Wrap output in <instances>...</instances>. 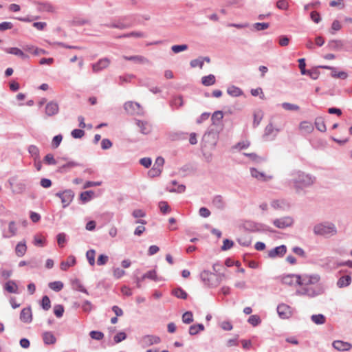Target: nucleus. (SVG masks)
Here are the masks:
<instances>
[{
  "mask_svg": "<svg viewBox=\"0 0 352 352\" xmlns=\"http://www.w3.org/2000/svg\"><path fill=\"white\" fill-rule=\"evenodd\" d=\"M125 110L131 114H142L143 109L138 102H127L124 104Z\"/></svg>",
  "mask_w": 352,
  "mask_h": 352,
  "instance_id": "10",
  "label": "nucleus"
},
{
  "mask_svg": "<svg viewBox=\"0 0 352 352\" xmlns=\"http://www.w3.org/2000/svg\"><path fill=\"white\" fill-rule=\"evenodd\" d=\"M215 76L213 74H210L202 77L201 83L205 86H210L215 83Z\"/></svg>",
  "mask_w": 352,
  "mask_h": 352,
  "instance_id": "33",
  "label": "nucleus"
},
{
  "mask_svg": "<svg viewBox=\"0 0 352 352\" xmlns=\"http://www.w3.org/2000/svg\"><path fill=\"white\" fill-rule=\"evenodd\" d=\"M190 65L191 67H199V68H202L204 65V59L202 57H199L198 58L193 59L190 62Z\"/></svg>",
  "mask_w": 352,
  "mask_h": 352,
  "instance_id": "50",
  "label": "nucleus"
},
{
  "mask_svg": "<svg viewBox=\"0 0 352 352\" xmlns=\"http://www.w3.org/2000/svg\"><path fill=\"white\" fill-rule=\"evenodd\" d=\"M185 189H186V187L183 184L178 185L175 188V187H170V186L168 187V190L169 192H171L181 193V192H184L185 191Z\"/></svg>",
  "mask_w": 352,
  "mask_h": 352,
  "instance_id": "60",
  "label": "nucleus"
},
{
  "mask_svg": "<svg viewBox=\"0 0 352 352\" xmlns=\"http://www.w3.org/2000/svg\"><path fill=\"white\" fill-rule=\"evenodd\" d=\"M184 101L181 96L174 97L170 101V106L173 108H179L182 107Z\"/></svg>",
  "mask_w": 352,
  "mask_h": 352,
  "instance_id": "38",
  "label": "nucleus"
},
{
  "mask_svg": "<svg viewBox=\"0 0 352 352\" xmlns=\"http://www.w3.org/2000/svg\"><path fill=\"white\" fill-rule=\"evenodd\" d=\"M329 45L331 49L338 50L342 47L343 43L340 40H332L329 41Z\"/></svg>",
  "mask_w": 352,
  "mask_h": 352,
  "instance_id": "46",
  "label": "nucleus"
},
{
  "mask_svg": "<svg viewBox=\"0 0 352 352\" xmlns=\"http://www.w3.org/2000/svg\"><path fill=\"white\" fill-rule=\"evenodd\" d=\"M161 338L155 335H145L140 339V344L143 347H148L161 342Z\"/></svg>",
  "mask_w": 352,
  "mask_h": 352,
  "instance_id": "6",
  "label": "nucleus"
},
{
  "mask_svg": "<svg viewBox=\"0 0 352 352\" xmlns=\"http://www.w3.org/2000/svg\"><path fill=\"white\" fill-rule=\"evenodd\" d=\"M27 252V245L25 241L19 242L15 248V253L17 256L22 257Z\"/></svg>",
  "mask_w": 352,
  "mask_h": 352,
  "instance_id": "23",
  "label": "nucleus"
},
{
  "mask_svg": "<svg viewBox=\"0 0 352 352\" xmlns=\"http://www.w3.org/2000/svg\"><path fill=\"white\" fill-rule=\"evenodd\" d=\"M90 337L96 340H101L104 338V333L101 331H91L89 333Z\"/></svg>",
  "mask_w": 352,
  "mask_h": 352,
  "instance_id": "57",
  "label": "nucleus"
},
{
  "mask_svg": "<svg viewBox=\"0 0 352 352\" xmlns=\"http://www.w3.org/2000/svg\"><path fill=\"white\" fill-rule=\"evenodd\" d=\"M182 321L185 324H190L193 321V316L191 311H186L182 316Z\"/></svg>",
  "mask_w": 352,
  "mask_h": 352,
  "instance_id": "53",
  "label": "nucleus"
},
{
  "mask_svg": "<svg viewBox=\"0 0 352 352\" xmlns=\"http://www.w3.org/2000/svg\"><path fill=\"white\" fill-rule=\"evenodd\" d=\"M227 93L228 94L232 97H239L243 94V92L241 89L234 85L228 87Z\"/></svg>",
  "mask_w": 352,
  "mask_h": 352,
  "instance_id": "27",
  "label": "nucleus"
},
{
  "mask_svg": "<svg viewBox=\"0 0 352 352\" xmlns=\"http://www.w3.org/2000/svg\"><path fill=\"white\" fill-rule=\"evenodd\" d=\"M200 277L204 283L208 287H216L220 283V280L216 274L206 270L201 273Z\"/></svg>",
  "mask_w": 352,
  "mask_h": 352,
  "instance_id": "4",
  "label": "nucleus"
},
{
  "mask_svg": "<svg viewBox=\"0 0 352 352\" xmlns=\"http://www.w3.org/2000/svg\"><path fill=\"white\" fill-rule=\"evenodd\" d=\"M5 52L8 54H14L17 56H19L23 59L28 58V56L27 54H25L22 50H21L20 49H19L17 47L6 48V49H5Z\"/></svg>",
  "mask_w": 352,
  "mask_h": 352,
  "instance_id": "25",
  "label": "nucleus"
},
{
  "mask_svg": "<svg viewBox=\"0 0 352 352\" xmlns=\"http://www.w3.org/2000/svg\"><path fill=\"white\" fill-rule=\"evenodd\" d=\"M37 9L39 12H47L54 13L56 10L55 7L49 2L38 3Z\"/></svg>",
  "mask_w": 352,
  "mask_h": 352,
  "instance_id": "20",
  "label": "nucleus"
},
{
  "mask_svg": "<svg viewBox=\"0 0 352 352\" xmlns=\"http://www.w3.org/2000/svg\"><path fill=\"white\" fill-rule=\"evenodd\" d=\"M351 278L349 276H344L339 278L337 285L339 287H344L348 286L351 283Z\"/></svg>",
  "mask_w": 352,
  "mask_h": 352,
  "instance_id": "37",
  "label": "nucleus"
},
{
  "mask_svg": "<svg viewBox=\"0 0 352 352\" xmlns=\"http://www.w3.org/2000/svg\"><path fill=\"white\" fill-rule=\"evenodd\" d=\"M278 316L283 318H289L292 316V311L289 306L285 304H280L277 307Z\"/></svg>",
  "mask_w": 352,
  "mask_h": 352,
  "instance_id": "14",
  "label": "nucleus"
},
{
  "mask_svg": "<svg viewBox=\"0 0 352 352\" xmlns=\"http://www.w3.org/2000/svg\"><path fill=\"white\" fill-rule=\"evenodd\" d=\"M124 274L125 271L120 267H115L113 269V275L117 279L122 278Z\"/></svg>",
  "mask_w": 352,
  "mask_h": 352,
  "instance_id": "62",
  "label": "nucleus"
},
{
  "mask_svg": "<svg viewBox=\"0 0 352 352\" xmlns=\"http://www.w3.org/2000/svg\"><path fill=\"white\" fill-rule=\"evenodd\" d=\"M316 177L301 170H293L287 179V184L292 187L296 194H300L305 189L312 186Z\"/></svg>",
  "mask_w": 352,
  "mask_h": 352,
  "instance_id": "2",
  "label": "nucleus"
},
{
  "mask_svg": "<svg viewBox=\"0 0 352 352\" xmlns=\"http://www.w3.org/2000/svg\"><path fill=\"white\" fill-rule=\"evenodd\" d=\"M294 223L292 217L287 216L281 218L276 219L273 221V224L278 228L284 229L290 227Z\"/></svg>",
  "mask_w": 352,
  "mask_h": 352,
  "instance_id": "8",
  "label": "nucleus"
},
{
  "mask_svg": "<svg viewBox=\"0 0 352 352\" xmlns=\"http://www.w3.org/2000/svg\"><path fill=\"white\" fill-rule=\"evenodd\" d=\"M281 106L285 110L291 111H298L300 109L298 105L289 102H283Z\"/></svg>",
  "mask_w": 352,
  "mask_h": 352,
  "instance_id": "47",
  "label": "nucleus"
},
{
  "mask_svg": "<svg viewBox=\"0 0 352 352\" xmlns=\"http://www.w3.org/2000/svg\"><path fill=\"white\" fill-rule=\"evenodd\" d=\"M270 205L274 210H287L291 207L289 202L284 199H274L271 201Z\"/></svg>",
  "mask_w": 352,
  "mask_h": 352,
  "instance_id": "11",
  "label": "nucleus"
},
{
  "mask_svg": "<svg viewBox=\"0 0 352 352\" xmlns=\"http://www.w3.org/2000/svg\"><path fill=\"white\" fill-rule=\"evenodd\" d=\"M248 321L254 327L258 325L261 322L260 317L257 315H252Z\"/></svg>",
  "mask_w": 352,
  "mask_h": 352,
  "instance_id": "55",
  "label": "nucleus"
},
{
  "mask_svg": "<svg viewBox=\"0 0 352 352\" xmlns=\"http://www.w3.org/2000/svg\"><path fill=\"white\" fill-rule=\"evenodd\" d=\"M48 286L51 289L59 292L63 288V283L61 281H54L50 283Z\"/></svg>",
  "mask_w": 352,
  "mask_h": 352,
  "instance_id": "42",
  "label": "nucleus"
},
{
  "mask_svg": "<svg viewBox=\"0 0 352 352\" xmlns=\"http://www.w3.org/2000/svg\"><path fill=\"white\" fill-rule=\"evenodd\" d=\"M212 204L218 209H223L225 207V202L223 197L221 195L215 196L212 199Z\"/></svg>",
  "mask_w": 352,
  "mask_h": 352,
  "instance_id": "30",
  "label": "nucleus"
},
{
  "mask_svg": "<svg viewBox=\"0 0 352 352\" xmlns=\"http://www.w3.org/2000/svg\"><path fill=\"white\" fill-rule=\"evenodd\" d=\"M263 118V113L262 111H256L254 114V121H253V126L254 127H256L260 124L261 120Z\"/></svg>",
  "mask_w": 352,
  "mask_h": 352,
  "instance_id": "51",
  "label": "nucleus"
},
{
  "mask_svg": "<svg viewBox=\"0 0 352 352\" xmlns=\"http://www.w3.org/2000/svg\"><path fill=\"white\" fill-rule=\"evenodd\" d=\"M73 285H74V287L79 291V292H83V293H85L87 294H88V292L87 291V289L85 288V287L82 285V283L80 282V280H76L73 283Z\"/></svg>",
  "mask_w": 352,
  "mask_h": 352,
  "instance_id": "61",
  "label": "nucleus"
},
{
  "mask_svg": "<svg viewBox=\"0 0 352 352\" xmlns=\"http://www.w3.org/2000/svg\"><path fill=\"white\" fill-rule=\"evenodd\" d=\"M146 278L151 279L153 280H157V276L156 271L155 270H150L145 273L142 276V279L144 280Z\"/></svg>",
  "mask_w": 352,
  "mask_h": 352,
  "instance_id": "44",
  "label": "nucleus"
},
{
  "mask_svg": "<svg viewBox=\"0 0 352 352\" xmlns=\"http://www.w3.org/2000/svg\"><path fill=\"white\" fill-rule=\"evenodd\" d=\"M9 184L12 187V192L15 194H21L26 190V184L23 180L12 178L9 180Z\"/></svg>",
  "mask_w": 352,
  "mask_h": 352,
  "instance_id": "5",
  "label": "nucleus"
},
{
  "mask_svg": "<svg viewBox=\"0 0 352 352\" xmlns=\"http://www.w3.org/2000/svg\"><path fill=\"white\" fill-rule=\"evenodd\" d=\"M76 258L73 255H70L67 260L65 261H62L60 263V269L63 271H66L67 269L72 266H74L76 264Z\"/></svg>",
  "mask_w": 352,
  "mask_h": 352,
  "instance_id": "24",
  "label": "nucleus"
},
{
  "mask_svg": "<svg viewBox=\"0 0 352 352\" xmlns=\"http://www.w3.org/2000/svg\"><path fill=\"white\" fill-rule=\"evenodd\" d=\"M59 112V106L56 102L50 101L46 104L45 113L46 116L51 117L58 114Z\"/></svg>",
  "mask_w": 352,
  "mask_h": 352,
  "instance_id": "13",
  "label": "nucleus"
},
{
  "mask_svg": "<svg viewBox=\"0 0 352 352\" xmlns=\"http://www.w3.org/2000/svg\"><path fill=\"white\" fill-rule=\"evenodd\" d=\"M188 48V47L186 44L175 45L171 47V50L173 51V53L178 54L179 52L186 50Z\"/></svg>",
  "mask_w": 352,
  "mask_h": 352,
  "instance_id": "48",
  "label": "nucleus"
},
{
  "mask_svg": "<svg viewBox=\"0 0 352 352\" xmlns=\"http://www.w3.org/2000/svg\"><path fill=\"white\" fill-rule=\"evenodd\" d=\"M17 227L16 223L13 221L8 223V229L7 231H3L2 236L5 239L11 238L17 234Z\"/></svg>",
  "mask_w": 352,
  "mask_h": 352,
  "instance_id": "15",
  "label": "nucleus"
},
{
  "mask_svg": "<svg viewBox=\"0 0 352 352\" xmlns=\"http://www.w3.org/2000/svg\"><path fill=\"white\" fill-rule=\"evenodd\" d=\"M250 173L253 177L261 181H267L271 179V177L266 176L263 172H260L254 168L250 169Z\"/></svg>",
  "mask_w": 352,
  "mask_h": 352,
  "instance_id": "26",
  "label": "nucleus"
},
{
  "mask_svg": "<svg viewBox=\"0 0 352 352\" xmlns=\"http://www.w3.org/2000/svg\"><path fill=\"white\" fill-rule=\"evenodd\" d=\"M136 124L140 129V132L142 134H148L151 131V126L146 121L137 120Z\"/></svg>",
  "mask_w": 352,
  "mask_h": 352,
  "instance_id": "22",
  "label": "nucleus"
},
{
  "mask_svg": "<svg viewBox=\"0 0 352 352\" xmlns=\"http://www.w3.org/2000/svg\"><path fill=\"white\" fill-rule=\"evenodd\" d=\"M320 276L318 274H302L300 283V288L296 290V294L314 298L324 292V287L320 283Z\"/></svg>",
  "mask_w": 352,
  "mask_h": 352,
  "instance_id": "1",
  "label": "nucleus"
},
{
  "mask_svg": "<svg viewBox=\"0 0 352 352\" xmlns=\"http://www.w3.org/2000/svg\"><path fill=\"white\" fill-rule=\"evenodd\" d=\"M287 252V247L285 245L277 246L267 252L269 258H275L277 257H283Z\"/></svg>",
  "mask_w": 352,
  "mask_h": 352,
  "instance_id": "12",
  "label": "nucleus"
},
{
  "mask_svg": "<svg viewBox=\"0 0 352 352\" xmlns=\"http://www.w3.org/2000/svg\"><path fill=\"white\" fill-rule=\"evenodd\" d=\"M315 126L316 129L320 132L326 131V125L324 119L322 117H318L315 120Z\"/></svg>",
  "mask_w": 352,
  "mask_h": 352,
  "instance_id": "35",
  "label": "nucleus"
},
{
  "mask_svg": "<svg viewBox=\"0 0 352 352\" xmlns=\"http://www.w3.org/2000/svg\"><path fill=\"white\" fill-rule=\"evenodd\" d=\"M95 255L96 251L94 250H89L86 253L87 259L91 266H94L95 264Z\"/></svg>",
  "mask_w": 352,
  "mask_h": 352,
  "instance_id": "43",
  "label": "nucleus"
},
{
  "mask_svg": "<svg viewBox=\"0 0 352 352\" xmlns=\"http://www.w3.org/2000/svg\"><path fill=\"white\" fill-rule=\"evenodd\" d=\"M120 38H129V37H135V38H144L146 37L145 33L142 32H131L127 34H124L120 36Z\"/></svg>",
  "mask_w": 352,
  "mask_h": 352,
  "instance_id": "40",
  "label": "nucleus"
},
{
  "mask_svg": "<svg viewBox=\"0 0 352 352\" xmlns=\"http://www.w3.org/2000/svg\"><path fill=\"white\" fill-rule=\"evenodd\" d=\"M45 238L41 236V234H36L34 236V241L33 243L36 246H40L43 247L45 245Z\"/></svg>",
  "mask_w": 352,
  "mask_h": 352,
  "instance_id": "45",
  "label": "nucleus"
},
{
  "mask_svg": "<svg viewBox=\"0 0 352 352\" xmlns=\"http://www.w3.org/2000/svg\"><path fill=\"white\" fill-rule=\"evenodd\" d=\"M238 243L244 247H248L252 243V239L250 236L243 235L237 239Z\"/></svg>",
  "mask_w": 352,
  "mask_h": 352,
  "instance_id": "34",
  "label": "nucleus"
},
{
  "mask_svg": "<svg viewBox=\"0 0 352 352\" xmlns=\"http://www.w3.org/2000/svg\"><path fill=\"white\" fill-rule=\"evenodd\" d=\"M122 58L124 60L133 61L135 63H140V64L149 63V60L146 57H144L143 56H139V55L131 56H123Z\"/></svg>",
  "mask_w": 352,
  "mask_h": 352,
  "instance_id": "21",
  "label": "nucleus"
},
{
  "mask_svg": "<svg viewBox=\"0 0 352 352\" xmlns=\"http://www.w3.org/2000/svg\"><path fill=\"white\" fill-rule=\"evenodd\" d=\"M74 196V192L71 190H66L63 191V195H62L61 197V202L63 208H65L70 204L73 200Z\"/></svg>",
  "mask_w": 352,
  "mask_h": 352,
  "instance_id": "16",
  "label": "nucleus"
},
{
  "mask_svg": "<svg viewBox=\"0 0 352 352\" xmlns=\"http://www.w3.org/2000/svg\"><path fill=\"white\" fill-rule=\"evenodd\" d=\"M311 320L316 324H323L326 322L325 316L320 314L312 315Z\"/></svg>",
  "mask_w": 352,
  "mask_h": 352,
  "instance_id": "32",
  "label": "nucleus"
},
{
  "mask_svg": "<svg viewBox=\"0 0 352 352\" xmlns=\"http://www.w3.org/2000/svg\"><path fill=\"white\" fill-rule=\"evenodd\" d=\"M313 232L317 236L329 238L337 234V228L334 223L325 221L315 225Z\"/></svg>",
  "mask_w": 352,
  "mask_h": 352,
  "instance_id": "3",
  "label": "nucleus"
},
{
  "mask_svg": "<svg viewBox=\"0 0 352 352\" xmlns=\"http://www.w3.org/2000/svg\"><path fill=\"white\" fill-rule=\"evenodd\" d=\"M331 76L335 78L346 79L348 77L346 72L341 71L338 72L336 68L331 69Z\"/></svg>",
  "mask_w": 352,
  "mask_h": 352,
  "instance_id": "36",
  "label": "nucleus"
},
{
  "mask_svg": "<svg viewBox=\"0 0 352 352\" xmlns=\"http://www.w3.org/2000/svg\"><path fill=\"white\" fill-rule=\"evenodd\" d=\"M64 312V307L61 305H57L54 307V313L56 317L60 318L63 316Z\"/></svg>",
  "mask_w": 352,
  "mask_h": 352,
  "instance_id": "63",
  "label": "nucleus"
},
{
  "mask_svg": "<svg viewBox=\"0 0 352 352\" xmlns=\"http://www.w3.org/2000/svg\"><path fill=\"white\" fill-rule=\"evenodd\" d=\"M223 117V112L221 111H215L212 116V120L213 124H218Z\"/></svg>",
  "mask_w": 352,
  "mask_h": 352,
  "instance_id": "49",
  "label": "nucleus"
},
{
  "mask_svg": "<svg viewBox=\"0 0 352 352\" xmlns=\"http://www.w3.org/2000/svg\"><path fill=\"white\" fill-rule=\"evenodd\" d=\"M162 171V170L160 168L153 166V168L148 170V176L151 178L158 177L161 175Z\"/></svg>",
  "mask_w": 352,
  "mask_h": 352,
  "instance_id": "56",
  "label": "nucleus"
},
{
  "mask_svg": "<svg viewBox=\"0 0 352 352\" xmlns=\"http://www.w3.org/2000/svg\"><path fill=\"white\" fill-rule=\"evenodd\" d=\"M44 162L48 165H55L56 164V161L54 159V155L51 153L45 155L44 157Z\"/></svg>",
  "mask_w": 352,
  "mask_h": 352,
  "instance_id": "64",
  "label": "nucleus"
},
{
  "mask_svg": "<svg viewBox=\"0 0 352 352\" xmlns=\"http://www.w3.org/2000/svg\"><path fill=\"white\" fill-rule=\"evenodd\" d=\"M158 206L160 211L164 214H166L170 211V208L166 201H160Z\"/></svg>",
  "mask_w": 352,
  "mask_h": 352,
  "instance_id": "52",
  "label": "nucleus"
},
{
  "mask_svg": "<svg viewBox=\"0 0 352 352\" xmlns=\"http://www.w3.org/2000/svg\"><path fill=\"white\" fill-rule=\"evenodd\" d=\"M204 329V326L202 324H197L191 325L189 328V333L192 336L196 335L199 331Z\"/></svg>",
  "mask_w": 352,
  "mask_h": 352,
  "instance_id": "39",
  "label": "nucleus"
},
{
  "mask_svg": "<svg viewBox=\"0 0 352 352\" xmlns=\"http://www.w3.org/2000/svg\"><path fill=\"white\" fill-rule=\"evenodd\" d=\"M173 294L177 298L181 299H186L188 296L187 293L180 287L174 289L173 291Z\"/></svg>",
  "mask_w": 352,
  "mask_h": 352,
  "instance_id": "41",
  "label": "nucleus"
},
{
  "mask_svg": "<svg viewBox=\"0 0 352 352\" xmlns=\"http://www.w3.org/2000/svg\"><path fill=\"white\" fill-rule=\"evenodd\" d=\"M332 345L338 351H349L352 348L351 344L342 340H336Z\"/></svg>",
  "mask_w": 352,
  "mask_h": 352,
  "instance_id": "19",
  "label": "nucleus"
},
{
  "mask_svg": "<svg viewBox=\"0 0 352 352\" xmlns=\"http://www.w3.org/2000/svg\"><path fill=\"white\" fill-rule=\"evenodd\" d=\"M20 320L25 323H30L32 322V314L30 307L24 308L21 310Z\"/></svg>",
  "mask_w": 352,
  "mask_h": 352,
  "instance_id": "18",
  "label": "nucleus"
},
{
  "mask_svg": "<svg viewBox=\"0 0 352 352\" xmlns=\"http://www.w3.org/2000/svg\"><path fill=\"white\" fill-rule=\"evenodd\" d=\"M43 342L46 344H53L56 342V339L54 334L50 331H47L43 334Z\"/></svg>",
  "mask_w": 352,
  "mask_h": 352,
  "instance_id": "29",
  "label": "nucleus"
},
{
  "mask_svg": "<svg viewBox=\"0 0 352 352\" xmlns=\"http://www.w3.org/2000/svg\"><path fill=\"white\" fill-rule=\"evenodd\" d=\"M94 194V192L91 190L83 192L80 194V199L82 201L87 202L91 199Z\"/></svg>",
  "mask_w": 352,
  "mask_h": 352,
  "instance_id": "59",
  "label": "nucleus"
},
{
  "mask_svg": "<svg viewBox=\"0 0 352 352\" xmlns=\"http://www.w3.org/2000/svg\"><path fill=\"white\" fill-rule=\"evenodd\" d=\"M4 289L12 294H17L18 293V286L13 280H9L4 285Z\"/></svg>",
  "mask_w": 352,
  "mask_h": 352,
  "instance_id": "28",
  "label": "nucleus"
},
{
  "mask_svg": "<svg viewBox=\"0 0 352 352\" xmlns=\"http://www.w3.org/2000/svg\"><path fill=\"white\" fill-rule=\"evenodd\" d=\"M301 275L287 274L282 277V283L289 286L300 285Z\"/></svg>",
  "mask_w": 352,
  "mask_h": 352,
  "instance_id": "9",
  "label": "nucleus"
},
{
  "mask_svg": "<svg viewBox=\"0 0 352 352\" xmlns=\"http://www.w3.org/2000/svg\"><path fill=\"white\" fill-rule=\"evenodd\" d=\"M314 125L311 122L302 121L299 124V130L301 133L304 135L311 133L314 131Z\"/></svg>",
  "mask_w": 352,
  "mask_h": 352,
  "instance_id": "17",
  "label": "nucleus"
},
{
  "mask_svg": "<svg viewBox=\"0 0 352 352\" xmlns=\"http://www.w3.org/2000/svg\"><path fill=\"white\" fill-rule=\"evenodd\" d=\"M41 307L45 311H47L50 309L51 302L47 296H44L43 297L42 301H41Z\"/></svg>",
  "mask_w": 352,
  "mask_h": 352,
  "instance_id": "54",
  "label": "nucleus"
},
{
  "mask_svg": "<svg viewBox=\"0 0 352 352\" xmlns=\"http://www.w3.org/2000/svg\"><path fill=\"white\" fill-rule=\"evenodd\" d=\"M111 64V60L104 57L99 59L96 63L91 65L92 72L95 74L107 69Z\"/></svg>",
  "mask_w": 352,
  "mask_h": 352,
  "instance_id": "7",
  "label": "nucleus"
},
{
  "mask_svg": "<svg viewBox=\"0 0 352 352\" xmlns=\"http://www.w3.org/2000/svg\"><path fill=\"white\" fill-rule=\"evenodd\" d=\"M28 152L34 160L40 159V151L38 148L35 145H30L28 147Z\"/></svg>",
  "mask_w": 352,
  "mask_h": 352,
  "instance_id": "31",
  "label": "nucleus"
},
{
  "mask_svg": "<svg viewBox=\"0 0 352 352\" xmlns=\"http://www.w3.org/2000/svg\"><path fill=\"white\" fill-rule=\"evenodd\" d=\"M58 245L63 248L66 243V234L63 232L59 233L56 236Z\"/></svg>",
  "mask_w": 352,
  "mask_h": 352,
  "instance_id": "58",
  "label": "nucleus"
}]
</instances>
